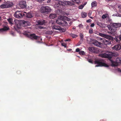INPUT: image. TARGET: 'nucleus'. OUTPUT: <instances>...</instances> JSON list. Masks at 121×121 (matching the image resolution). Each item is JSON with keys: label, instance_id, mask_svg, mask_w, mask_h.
<instances>
[{"label": "nucleus", "instance_id": "a19ab883", "mask_svg": "<svg viewBox=\"0 0 121 121\" xmlns=\"http://www.w3.org/2000/svg\"><path fill=\"white\" fill-rule=\"evenodd\" d=\"M58 4L60 5H63V2L62 1L59 0L58 2Z\"/></svg>", "mask_w": 121, "mask_h": 121}, {"label": "nucleus", "instance_id": "f8f14e48", "mask_svg": "<svg viewBox=\"0 0 121 121\" xmlns=\"http://www.w3.org/2000/svg\"><path fill=\"white\" fill-rule=\"evenodd\" d=\"M19 6L22 8L24 9L26 7V2L25 1H20L19 4Z\"/></svg>", "mask_w": 121, "mask_h": 121}, {"label": "nucleus", "instance_id": "774afa93", "mask_svg": "<svg viewBox=\"0 0 121 121\" xmlns=\"http://www.w3.org/2000/svg\"><path fill=\"white\" fill-rule=\"evenodd\" d=\"M1 1V0H0V1Z\"/></svg>", "mask_w": 121, "mask_h": 121}, {"label": "nucleus", "instance_id": "9d476101", "mask_svg": "<svg viewBox=\"0 0 121 121\" xmlns=\"http://www.w3.org/2000/svg\"><path fill=\"white\" fill-rule=\"evenodd\" d=\"M111 48L114 51H118L121 49V43L118 44L112 47Z\"/></svg>", "mask_w": 121, "mask_h": 121}, {"label": "nucleus", "instance_id": "c9c22d12", "mask_svg": "<svg viewBox=\"0 0 121 121\" xmlns=\"http://www.w3.org/2000/svg\"><path fill=\"white\" fill-rule=\"evenodd\" d=\"M80 39L81 40H83V36L82 34L80 33Z\"/></svg>", "mask_w": 121, "mask_h": 121}, {"label": "nucleus", "instance_id": "473e14b6", "mask_svg": "<svg viewBox=\"0 0 121 121\" xmlns=\"http://www.w3.org/2000/svg\"><path fill=\"white\" fill-rule=\"evenodd\" d=\"M80 55H84L85 54V52L83 51H80L79 53Z\"/></svg>", "mask_w": 121, "mask_h": 121}, {"label": "nucleus", "instance_id": "4c0bfd02", "mask_svg": "<svg viewBox=\"0 0 121 121\" xmlns=\"http://www.w3.org/2000/svg\"><path fill=\"white\" fill-rule=\"evenodd\" d=\"M37 2L40 3H42L45 0H35Z\"/></svg>", "mask_w": 121, "mask_h": 121}, {"label": "nucleus", "instance_id": "0eeeda50", "mask_svg": "<svg viewBox=\"0 0 121 121\" xmlns=\"http://www.w3.org/2000/svg\"><path fill=\"white\" fill-rule=\"evenodd\" d=\"M26 36L32 39H39L40 38V36H37L34 34H26Z\"/></svg>", "mask_w": 121, "mask_h": 121}, {"label": "nucleus", "instance_id": "c756f323", "mask_svg": "<svg viewBox=\"0 0 121 121\" xmlns=\"http://www.w3.org/2000/svg\"><path fill=\"white\" fill-rule=\"evenodd\" d=\"M115 40L117 42L119 43L120 42V40L119 39L118 36L116 37L115 38Z\"/></svg>", "mask_w": 121, "mask_h": 121}, {"label": "nucleus", "instance_id": "49530a36", "mask_svg": "<svg viewBox=\"0 0 121 121\" xmlns=\"http://www.w3.org/2000/svg\"><path fill=\"white\" fill-rule=\"evenodd\" d=\"M80 51V49L78 48H77L76 50V52H78L79 53V52Z\"/></svg>", "mask_w": 121, "mask_h": 121}, {"label": "nucleus", "instance_id": "bb28decb", "mask_svg": "<svg viewBox=\"0 0 121 121\" xmlns=\"http://www.w3.org/2000/svg\"><path fill=\"white\" fill-rule=\"evenodd\" d=\"M23 22V24L26 26H29L30 24V23L28 21H24Z\"/></svg>", "mask_w": 121, "mask_h": 121}, {"label": "nucleus", "instance_id": "412c9836", "mask_svg": "<svg viewBox=\"0 0 121 121\" xmlns=\"http://www.w3.org/2000/svg\"><path fill=\"white\" fill-rule=\"evenodd\" d=\"M9 28L7 26H5L3 28L0 29V32L7 30L9 29Z\"/></svg>", "mask_w": 121, "mask_h": 121}, {"label": "nucleus", "instance_id": "6e6d98bb", "mask_svg": "<svg viewBox=\"0 0 121 121\" xmlns=\"http://www.w3.org/2000/svg\"><path fill=\"white\" fill-rule=\"evenodd\" d=\"M70 39H66L65 40V41H70Z\"/></svg>", "mask_w": 121, "mask_h": 121}, {"label": "nucleus", "instance_id": "ea45409f", "mask_svg": "<svg viewBox=\"0 0 121 121\" xmlns=\"http://www.w3.org/2000/svg\"><path fill=\"white\" fill-rule=\"evenodd\" d=\"M65 48H66V47L67 44L66 43H62L61 44Z\"/></svg>", "mask_w": 121, "mask_h": 121}, {"label": "nucleus", "instance_id": "8fccbe9b", "mask_svg": "<svg viewBox=\"0 0 121 121\" xmlns=\"http://www.w3.org/2000/svg\"><path fill=\"white\" fill-rule=\"evenodd\" d=\"M94 23H93L91 25V27H93L94 26Z\"/></svg>", "mask_w": 121, "mask_h": 121}, {"label": "nucleus", "instance_id": "864d4df0", "mask_svg": "<svg viewBox=\"0 0 121 121\" xmlns=\"http://www.w3.org/2000/svg\"><path fill=\"white\" fill-rule=\"evenodd\" d=\"M11 34L12 35H14V32H12L11 33Z\"/></svg>", "mask_w": 121, "mask_h": 121}, {"label": "nucleus", "instance_id": "4be33fe9", "mask_svg": "<svg viewBox=\"0 0 121 121\" xmlns=\"http://www.w3.org/2000/svg\"><path fill=\"white\" fill-rule=\"evenodd\" d=\"M61 19H60L59 17L58 19L56 20V22L59 25H61L62 23L61 21Z\"/></svg>", "mask_w": 121, "mask_h": 121}, {"label": "nucleus", "instance_id": "052dcab7", "mask_svg": "<svg viewBox=\"0 0 121 121\" xmlns=\"http://www.w3.org/2000/svg\"><path fill=\"white\" fill-rule=\"evenodd\" d=\"M90 17V18L91 19H92L93 18V17Z\"/></svg>", "mask_w": 121, "mask_h": 121}, {"label": "nucleus", "instance_id": "f03ea898", "mask_svg": "<svg viewBox=\"0 0 121 121\" xmlns=\"http://www.w3.org/2000/svg\"><path fill=\"white\" fill-rule=\"evenodd\" d=\"M51 9L50 7L47 6H42L40 8V12L42 13H47L50 12Z\"/></svg>", "mask_w": 121, "mask_h": 121}, {"label": "nucleus", "instance_id": "680f3d73", "mask_svg": "<svg viewBox=\"0 0 121 121\" xmlns=\"http://www.w3.org/2000/svg\"><path fill=\"white\" fill-rule=\"evenodd\" d=\"M2 20L1 17L0 16V20Z\"/></svg>", "mask_w": 121, "mask_h": 121}, {"label": "nucleus", "instance_id": "f257e3e1", "mask_svg": "<svg viewBox=\"0 0 121 121\" xmlns=\"http://www.w3.org/2000/svg\"><path fill=\"white\" fill-rule=\"evenodd\" d=\"M99 56L102 57L109 59H111L113 56H115L114 53L108 51H107L105 53L100 54Z\"/></svg>", "mask_w": 121, "mask_h": 121}, {"label": "nucleus", "instance_id": "dca6fc26", "mask_svg": "<svg viewBox=\"0 0 121 121\" xmlns=\"http://www.w3.org/2000/svg\"><path fill=\"white\" fill-rule=\"evenodd\" d=\"M7 8L11 7L13 4V3L11 2L8 1L5 2Z\"/></svg>", "mask_w": 121, "mask_h": 121}, {"label": "nucleus", "instance_id": "7ed1b4c3", "mask_svg": "<svg viewBox=\"0 0 121 121\" xmlns=\"http://www.w3.org/2000/svg\"><path fill=\"white\" fill-rule=\"evenodd\" d=\"M25 14L23 12L21 11H17L14 15L15 17L18 18H22L23 16H24Z\"/></svg>", "mask_w": 121, "mask_h": 121}, {"label": "nucleus", "instance_id": "a18cd8bd", "mask_svg": "<svg viewBox=\"0 0 121 121\" xmlns=\"http://www.w3.org/2000/svg\"><path fill=\"white\" fill-rule=\"evenodd\" d=\"M108 33H109V34H112V35H113L114 34V33L112 32V31H108Z\"/></svg>", "mask_w": 121, "mask_h": 121}, {"label": "nucleus", "instance_id": "c85d7f7f", "mask_svg": "<svg viewBox=\"0 0 121 121\" xmlns=\"http://www.w3.org/2000/svg\"><path fill=\"white\" fill-rule=\"evenodd\" d=\"M91 5L92 7L95 6L96 5V1H94L92 2L91 3Z\"/></svg>", "mask_w": 121, "mask_h": 121}, {"label": "nucleus", "instance_id": "b1692460", "mask_svg": "<svg viewBox=\"0 0 121 121\" xmlns=\"http://www.w3.org/2000/svg\"><path fill=\"white\" fill-rule=\"evenodd\" d=\"M81 15L82 17L85 18L86 16L87 13L86 12H82L81 13Z\"/></svg>", "mask_w": 121, "mask_h": 121}, {"label": "nucleus", "instance_id": "cd10ccee", "mask_svg": "<svg viewBox=\"0 0 121 121\" xmlns=\"http://www.w3.org/2000/svg\"><path fill=\"white\" fill-rule=\"evenodd\" d=\"M8 20L10 24H13V19L12 18H9V19H8Z\"/></svg>", "mask_w": 121, "mask_h": 121}, {"label": "nucleus", "instance_id": "3c124183", "mask_svg": "<svg viewBox=\"0 0 121 121\" xmlns=\"http://www.w3.org/2000/svg\"><path fill=\"white\" fill-rule=\"evenodd\" d=\"M88 61L89 62L91 63H92V60L91 59H89L88 60Z\"/></svg>", "mask_w": 121, "mask_h": 121}, {"label": "nucleus", "instance_id": "69168bd1", "mask_svg": "<svg viewBox=\"0 0 121 121\" xmlns=\"http://www.w3.org/2000/svg\"><path fill=\"white\" fill-rule=\"evenodd\" d=\"M70 24H71V23H72V22H70Z\"/></svg>", "mask_w": 121, "mask_h": 121}, {"label": "nucleus", "instance_id": "bf43d9fd", "mask_svg": "<svg viewBox=\"0 0 121 121\" xmlns=\"http://www.w3.org/2000/svg\"><path fill=\"white\" fill-rule=\"evenodd\" d=\"M118 71H119L120 72H121V69H118Z\"/></svg>", "mask_w": 121, "mask_h": 121}, {"label": "nucleus", "instance_id": "9b49d317", "mask_svg": "<svg viewBox=\"0 0 121 121\" xmlns=\"http://www.w3.org/2000/svg\"><path fill=\"white\" fill-rule=\"evenodd\" d=\"M93 44L97 46L100 47L101 48H103V44L100 42H98L97 41L95 40H94L93 43Z\"/></svg>", "mask_w": 121, "mask_h": 121}, {"label": "nucleus", "instance_id": "1a4fd4ad", "mask_svg": "<svg viewBox=\"0 0 121 121\" xmlns=\"http://www.w3.org/2000/svg\"><path fill=\"white\" fill-rule=\"evenodd\" d=\"M50 23H51L52 28L53 29L56 30H62V28L59 26H57L55 25H53L55 24V23L52 21H51L50 22Z\"/></svg>", "mask_w": 121, "mask_h": 121}, {"label": "nucleus", "instance_id": "ddd939ff", "mask_svg": "<svg viewBox=\"0 0 121 121\" xmlns=\"http://www.w3.org/2000/svg\"><path fill=\"white\" fill-rule=\"evenodd\" d=\"M101 39L102 40V42L103 43V44L106 45H109L111 44V42L109 40H107L104 39Z\"/></svg>", "mask_w": 121, "mask_h": 121}, {"label": "nucleus", "instance_id": "4468645a", "mask_svg": "<svg viewBox=\"0 0 121 121\" xmlns=\"http://www.w3.org/2000/svg\"><path fill=\"white\" fill-rule=\"evenodd\" d=\"M59 18L60 19L63 21L66 20L68 21H70V19L69 18L63 16H60L59 17Z\"/></svg>", "mask_w": 121, "mask_h": 121}, {"label": "nucleus", "instance_id": "13d9d810", "mask_svg": "<svg viewBox=\"0 0 121 121\" xmlns=\"http://www.w3.org/2000/svg\"><path fill=\"white\" fill-rule=\"evenodd\" d=\"M99 33H100L99 32H96V34L99 35Z\"/></svg>", "mask_w": 121, "mask_h": 121}, {"label": "nucleus", "instance_id": "338daca9", "mask_svg": "<svg viewBox=\"0 0 121 121\" xmlns=\"http://www.w3.org/2000/svg\"><path fill=\"white\" fill-rule=\"evenodd\" d=\"M40 40H42V39H41V38H40Z\"/></svg>", "mask_w": 121, "mask_h": 121}, {"label": "nucleus", "instance_id": "a211bd4d", "mask_svg": "<svg viewBox=\"0 0 121 121\" xmlns=\"http://www.w3.org/2000/svg\"><path fill=\"white\" fill-rule=\"evenodd\" d=\"M121 26V24L119 23H114L113 24V26L116 28L120 26Z\"/></svg>", "mask_w": 121, "mask_h": 121}, {"label": "nucleus", "instance_id": "5fc2aeb1", "mask_svg": "<svg viewBox=\"0 0 121 121\" xmlns=\"http://www.w3.org/2000/svg\"><path fill=\"white\" fill-rule=\"evenodd\" d=\"M51 0H48V1L47 2L48 3H49L50 2H51Z\"/></svg>", "mask_w": 121, "mask_h": 121}, {"label": "nucleus", "instance_id": "a878e982", "mask_svg": "<svg viewBox=\"0 0 121 121\" xmlns=\"http://www.w3.org/2000/svg\"><path fill=\"white\" fill-rule=\"evenodd\" d=\"M68 25V23L64 21L63 22H62L61 25V26H67Z\"/></svg>", "mask_w": 121, "mask_h": 121}, {"label": "nucleus", "instance_id": "58836bf2", "mask_svg": "<svg viewBox=\"0 0 121 121\" xmlns=\"http://www.w3.org/2000/svg\"><path fill=\"white\" fill-rule=\"evenodd\" d=\"M118 10L119 12L121 13V5H120L118 6Z\"/></svg>", "mask_w": 121, "mask_h": 121}, {"label": "nucleus", "instance_id": "2eb2a0df", "mask_svg": "<svg viewBox=\"0 0 121 121\" xmlns=\"http://www.w3.org/2000/svg\"><path fill=\"white\" fill-rule=\"evenodd\" d=\"M96 24L98 25L102 28H105L107 26V25L98 22H96Z\"/></svg>", "mask_w": 121, "mask_h": 121}, {"label": "nucleus", "instance_id": "603ef678", "mask_svg": "<svg viewBox=\"0 0 121 121\" xmlns=\"http://www.w3.org/2000/svg\"><path fill=\"white\" fill-rule=\"evenodd\" d=\"M118 37L120 40L121 41V35H120L119 36H118Z\"/></svg>", "mask_w": 121, "mask_h": 121}, {"label": "nucleus", "instance_id": "f3484780", "mask_svg": "<svg viewBox=\"0 0 121 121\" xmlns=\"http://www.w3.org/2000/svg\"><path fill=\"white\" fill-rule=\"evenodd\" d=\"M47 22L46 21L43 20H40L38 22V24L41 25H45Z\"/></svg>", "mask_w": 121, "mask_h": 121}, {"label": "nucleus", "instance_id": "f704fd0d", "mask_svg": "<svg viewBox=\"0 0 121 121\" xmlns=\"http://www.w3.org/2000/svg\"><path fill=\"white\" fill-rule=\"evenodd\" d=\"M112 16H116L117 17H121V15L119 14H113Z\"/></svg>", "mask_w": 121, "mask_h": 121}, {"label": "nucleus", "instance_id": "423d86ee", "mask_svg": "<svg viewBox=\"0 0 121 121\" xmlns=\"http://www.w3.org/2000/svg\"><path fill=\"white\" fill-rule=\"evenodd\" d=\"M112 66H117L118 63H121V58H117L116 59V62H114L111 61Z\"/></svg>", "mask_w": 121, "mask_h": 121}, {"label": "nucleus", "instance_id": "0e129e2a", "mask_svg": "<svg viewBox=\"0 0 121 121\" xmlns=\"http://www.w3.org/2000/svg\"><path fill=\"white\" fill-rule=\"evenodd\" d=\"M24 13H26V12H24Z\"/></svg>", "mask_w": 121, "mask_h": 121}, {"label": "nucleus", "instance_id": "6e6552de", "mask_svg": "<svg viewBox=\"0 0 121 121\" xmlns=\"http://www.w3.org/2000/svg\"><path fill=\"white\" fill-rule=\"evenodd\" d=\"M88 49L91 52L95 53H98L99 52V50L98 48L94 47H90Z\"/></svg>", "mask_w": 121, "mask_h": 121}, {"label": "nucleus", "instance_id": "20e7f679", "mask_svg": "<svg viewBox=\"0 0 121 121\" xmlns=\"http://www.w3.org/2000/svg\"><path fill=\"white\" fill-rule=\"evenodd\" d=\"M95 63L97 65L95 67L104 66L105 67H108V65L101 62L100 60H97L95 62Z\"/></svg>", "mask_w": 121, "mask_h": 121}, {"label": "nucleus", "instance_id": "aec40b11", "mask_svg": "<svg viewBox=\"0 0 121 121\" xmlns=\"http://www.w3.org/2000/svg\"><path fill=\"white\" fill-rule=\"evenodd\" d=\"M56 16V15L54 14H51L49 16V17L51 19H53Z\"/></svg>", "mask_w": 121, "mask_h": 121}, {"label": "nucleus", "instance_id": "5701e85b", "mask_svg": "<svg viewBox=\"0 0 121 121\" xmlns=\"http://www.w3.org/2000/svg\"><path fill=\"white\" fill-rule=\"evenodd\" d=\"M0 7L2 9H4L7 8L5 2L3 4L1 5L0 6Z\"/></svg>", "mask_w": 121, "mask_h": 121}, {"label": "nucleus", "instance_id": "4d7b16f0", "mask_svg": "<svg viewBox=\"0 0 121 121\" xmlns=\"http://www.w3.org/2000/svg\"><path fill=\"white\" fill-rule=\"evenodd\" d=\"M82 24H80L79 25V26L80 27H82Z\"/></svg>", "mask_w": 121, "mask_h": 121}, {"label": "nucleus", "instance_id": "e2e57ef3", "mask_svg": "<svg viewBox=\"0 0 121 121\" xmlns=\"http://www.w3.org/2000/svg\"><path fill=\"white\" fill-rule=\"evenodd\" d=\"M75 28H74V27H73V29H75Z\"/></svg>", "mask_w": 121, "mask_h": 121}, {"label": "nucleus", "instance_id": "2f4dec72", "mask_svg": "<svg viewBox=\"0 0 121 121\" xmlns=\"http://www.w3.org/2000/svg\"><path fill=\"white\" fill-rule=\"evenodd\" d=\"M74 2H75L77 4H79L80 3V0H72Z\"/></svg>", "mask_w": 121, "mask_h": 121}, {"label": "nucleus", "instance_id": "39448f33", "mask_svg": "<svg viewBox=\"0 0 121 121\" xmlns=\"http://www.w3.org/2000/svg\"><path fill=\"white\" fill-rule=\"evenodd\" d=\"M14 22L15 26H14V28L18 32L20 33V32L18 31L20 28V22L18 20H14Z\"/></svg>", "mask_w": 121, "mask_h": 121}, {"label": "nucleus", "instance_id": "79ce46f5", "mask_svg": "<svg viewBox=\"0 0 121 121\" xmlns=\"http://www.w3.org/2000/svg\"><path fill=\"white\" fill-rule=\"evenodd\" d=\"M107 17V16L105 14H103L102 17V18L103 19H104Z\"/></svg>", "mask_w": 121, "mask_h": 121}, {"label": "nucleus", "instance_id": "de8ad7c7", "mask_svg": "<svg viewBox=\"0 0 121 121\" xmlns=\"http://www.w3.org/2000/svg\"><path fill=\"white\" fill-rule=\"evenodd\" d=\"M92 12L91 11H90L88 13V16L89 17L90 16H91V14Z\"/></svg>", "mask_w": 121, "mask_h": 121}, {"label": "nucleus", "instance_id": "c03bdc74", "mask_svg": "<svg viewBox=\"0 0 121 121\" xmlns=\"http://www.w3.org/2000/svg\"><path fill=\"white\" fill-rule=\"evenodd\" d=\"M84 7V5H81L79 6V7L78 8L79 9H82Z\"/></svg>", "mask_w": 121, "mask_h": 121}, {"label": "nucleus", "instance_id": "72a5a7b5", "mask_svg": "<svg viewBox=\"0 0 121 121\" xmlns=\"http://www.w3.org/2000/svg\"><path fill=\"white\" fill-rule=\"evenodd\" d=\"M106 35V34H104L103 33H100L99 34V35H100V36L101 37H103L105 38Z\"/></svg>", "mask_w": 121, "mask_h": 121}, {"label": "nucleus", "instance_id": "393cba45", "mask_svg": "<svg viewBox=\"0 0 121 121\" xmlns=\"http://www.w3.org/2000/svg\"><path fill=\"white\" fill-rule=\"evenodd\" d=\"M26 17L28 18H31L32 17V16L30 13H29L26 14Z\"/></svg>", "mask_w": 121, "mask_h": 121}, {"label": "nucleus", "instance_id": "e433bc0d", "mask_svg": "<svg viewBox=\"0 0 121 121\" xmlns=\"http://www.w3.org/2000/svg\"><path fill=\"white\" fill-rule=\"evenodd\" d=\"M93 32V29L92 28L90 29L89 30V33L90 34H92Z\"/></svg>", "mask_w": 121, "mask_h": 121}, {"label": "nucleus", "instance_id": "09e8293b", "mask_svg": "<svg viewBox=\"0 0 121 121\" xmlns=\"http://www.w3.org/2000/svg\"><path fill=\"white\" fill-rule=\"evenodd\" d=\"M91 19H89L86 22H91Z\"/></svg>", "mask_w": 121, "mask_h": 121}, {"label": "nucleus", "instance_id": "37998d69", "mask_svg": "<svg viewBox=\"0 0 121 121\" xmlns=\"http://www.w3.org/2000/svg\"><path fill=\"white\" fill-rule=\"evenodd\" d=\"M71 36L73 38H76L77 37V36L75 34H72Z\"/></svg>", "mask_w": 121, "mask_h": 121}, {"label": "nucleus", "instance_id": "7c9ffc66", "mask_svg": "<svg viewBox=\"0 0 121 121\" xmlns=\"http://www.w3.org/2000/svg\"><path fill=\"white\" fill-rule=\"evenodd\" d=\"M109 29L110 30H111L113 33L115 32L116 30V28H109Z\"/></svg>", "mask_w": 121, "mask_h": 121}, {"label": "nucleus", "instance_id": "6ab92c4d", "mask_svg": "<svg viewBox=\"0 0 121 121\" xmlns=\"http://www.w3.org/2000/svg\"><path fill=\"white\" fill-rule=\"evenodd\" d=\"M105 38L111 40H112L113 39V37L106 35Z\"/></svg>", "mask_w": 121, "mask_h": 121}]
</instances>
